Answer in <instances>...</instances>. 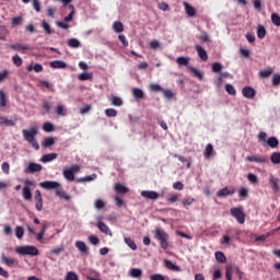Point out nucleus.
I'll list each match as a JSON object with an SVG mask.
<instances>
[{
    "instance_id": "9",
    "label": "nucleus",
    "mask_w": 280,
    "mask_h": 280,
    "mask_svg": "<svg viewBox=\"0 0 280 280\" xmlns=\"http://www.w3.org/2000/svg\"><path fill=\"white\" fill-rule=\"evenodd\" d=\"M245 161H248V163H268V158L261 156V155H248L245 158Z\"/></svg>"
},
{
    "instance_id": "54",
    "label": "nucleus",
    "mask_w": 280,
    "mask_h": 280,
    "mask_svg": "<svg viewBox=\"0 0 280 280\" xmlns=\"http://www.w3.org/2000/svg\"><path fill=\"white\" fill-rule=\"evenodd\" d=\"M211 68H212V72L213 73H220V71H222V63L220 62H213L211 65Z\"/></svg>"
},
{
    "instance_id": "19",
    "label": "nucleus",
    "mask_w": 280,
    "mask_h": 280,
    "mask_svg": "<svg viewBox=\"0 0 280 280\" xmlns=\"http://www.w3.org/2000/svg\"><path fill=\"white\" fill-rule=\"evenodd\" d=\"M10 48L13 49L14 51H22V54H25V51H28L30 46L18 43V44H12Z\"/></svg>"
},
{
    "instance_id": "6",
    "label": "nucleus",
    "mask_w": 280,
    "mask_h": 280,
    "mask_svg": "<svg viewBox=\"0 0 280 280\" xmlns=\"http://www.w3.org/2000/svg\"><path fill=\"white\" fill-rule=\"evenodd\" d=\"M18 255H28L30 257H36L38 255V248L32 245L19 246L15 248Z\"/></svg>"
},
{
    "instance_id": "52",
    "label": "nucleus",
    "mask_w": 280,
    "mask_h": 280,
    "mask_svg": "<svg viewBox=\"0 0 280 280\" xmlns=\"http://www.w3.org/2000/svg\"><path fill=\"white\" fill-rule=\"evenodd\" d=\"M11 23H12L13 27L23 25V18L22 16L12 18Z\"/></svg>"
},
{
    "instance_id": "36",
    "label": "nucleus",
    "mask_w": 280,
    "mask_h": 280,
    "mask_svg": "<svg viewBox=\"0 0 280 280\" xmlns=\"http://www.w3.org/2000/svg\"><path fill=\"white\" fill-rule=\"evenodd\" d=\"M129 275L133 279H139V277H141V275H143V271H141V269H139V268H132V269H130Z\"/></svg>"
},
{
    "instance_id": "63",
    "label": "nucleus",
    "mask_w": 280,
    "mask_h": 280,
    "mask_svg": "<svg viewBox=\"0 0 280 280\" xmlns=\"http://www.w3.org/2000/svg\"><path fill=\"white\" fill-rule=\"evenodd\" d=\"M106 117H115L117 115V112L115 108H107L105 109Z\"/></svg>"
},
{
    "instance_id": "18",
    "label": "nucleus",
    "mask_w": 280,
    "mask_h": 280,
    "mask_svg": "<svg viewBox=\"0 0 280 280\" xmlns=\"http://www.w3.org/2000/svg\"><path fill=\"white\" fill-rule=\"evenodd\" d=\"M108 101L110 102L112 106H124V100H121V97L116 96V95H110L108 97Z\"/></svg>"
},
{
    "instance_id": "21",
    "label": "nucleus",
    "mask_w": 280,
    "mask_h": 280,
    "mask_svg": "<svg viewBox=\"0 0 280 280\" xmlns=\"http://www.w3.org/2000/svg\"><path fill=\"white\" fill-rule=\"evenodd\" d=\"M55 144H56V138L54 137H46L42 142L43 148H51V145H55Z\"/></svg>"
},
{
    "instance_id": "46",
    "label": "nucleus",
    "mask_w": 280,
    "mask_h": 280,
    "mask_svg": "<svg viewBox=\"0 0 280 280\" xmlns=\"http://www.w3.org/2000/svg\"><path fill=\"white\" fill-rule=\"evenodd\" d=\"M12 62H13V65H14L15 67H22V65H23V59L21 58V56L14 55V56L12 57Z\"/></svg>"
},
{
    "instance_id": "33",
    "label": "nucleus",
    "mask_w": 280,
    "mask_h": 280,
    "mask_svg": "<svg viewBox=\"0 0 280 280\" xmlns=\"http://www.w3.org/2000/svg\"><path fill=\"white\" fill-rule=\"evenodd\" d=\"M176 62L179 67H188L189 65V57H177Z\"/></svg>"
},
{
    "instance_id": "22",
    "label": "nucleus",
    "mask_w": 280,
    "mask_h": 280,
    "mask_svg": "<svg viewBox=\"0 0 280 280\" xmlns=\"http://www.w3.org/2000/svg\"><path fill=\"white\" fill-rule=\"evenodd\" d=\"M183 5L187 16H196V9H194V7H191L188 2H183Z\"/></svg>"
},
{
    "instance_id": "29",
    "label": "nucleus",
    "mask_w": 280,
    "mask_h": 280,
    "mask_svg": "<svg viewBox=\"0 0 280 280\" xmlns=\"http://www.w3.org/2000/svg\"><path fill=\"white\" fill-rule=\"evenodd\" d=\"M70 13L63 19L65 23H70V21H73V14H75V7L73 4H69Z\"/></svg>"
},
{
    "instance_id": "23",
    "label": "nucleus",
    "mask_w": 280,
    "mask_h": 280,
    "mask_svg": "<svg viewBox=\"0 0 280 280\" xmlns=\"http://www.w3.org/2000/svg\"><path fill=\"white\" fill-rule=\"evenodd\" d=\"M187 69L189 73H191L195 78H198V80H202V72H200V70L191 66H188Z\"/></svg>"
},
{
    "instance_id": "59",
    "label": "nucleus",
    "mask_w": 280,
    "mask_h": 280,
    "mask_svg": "<svg viewBox=\"0 0 280 280\" xmlns=\"http://www.w3.org/2000/svg\"><path fill=\"white\" fill-rule=\"evenodd\" d=\"M272 86H279L280 84V75L279 73H275L271 78Z\"/></svg>"
},
{
    "instance_id": "1",
    "label": "nucleus",
    "mask_w": 280,
    "mask_h": 280,
    "mask_svg": "<svg viewBox=\"0 0 280 280\" xmlns=\"http://www.w3.org/2000/svg\"><path fill=\"white\" fill-rule=\"evenodd\" d=\"M22 136L24 137V141H27L34 150H40V145L36 140V137L38 136V127L32 126L30 129H23Z\"/></svg>"
},
{
    "instance_id": "44",
    "label": "nucleus",
    "mask_w": 280,
    "mask_h": 280,
    "mask_svg": "<svg viewBox=\"0 0 280 280\" xmlns=\"http://www.w3.org/2000/svg\"><path fill=\"white\" fill-rule=\"evenodd\" d=\"M56 115H58V117H65V115H67V109H65V106L57 105Z\"/></svg>"
},
{
    "instance_id": "39",
    "label": "nucleus",
    "mask_w": 280,
    "mask_h": 280,
    "mask_svg": "<svg viewBox=\"0 0 280 280\" xmlns=\"http://www.w3.org/2000/svg\"><path fill=\"white\" fill-rule=\"evenodd\" d=\"M78 80H80L81 82H84L86 80H93V74L89 73V72H83V73H80L78 75Z\"/></svg>"
},
{
    "instance_id": "12",
    "label": "nucleus",
    "mask_w": 280,
    "mask_h": 280,
    "mask_svg": "<svg viewBox=\"0 0 280 280\" xmlns=\"http://www.w3.org/2000/svg\"><path fill=\"white\" fill-rule=\"evenodd\" d=\"M269 185L272 189V191H275V194H279L280 192V180L279 178L275 177L273 175H270L269 177Z\"/></svg>"
},
{
    "instance_id": "57",
    "label": "nucleus",
    "mask_w": 280,
    "mask_h": 280,
    "mask_svg": "<svg viewBox=\"0 0 280 280\" xmlns=\"http://www.w3.org/2000/svg\"><path fill=\"white\" fill-rule=\"evenodd\" d=\"M158 8L159 10H162V12H168L170 4H167V2H159Z\"/></svg>"
},
{
    "instance_id": "53",
    "label": "nucleus",
    "mask_w": 280,
    "mask_h": 280,
    "mask_svg": "<svg viewBox=\"0 0 280 280\" xmlns=\"http://www.w3.org/2000/svg\"><path fill=\"white\" fill-rule=\"evenodd\" d=\"M271 23L276 25L277 27L280 26V16L277 13L271 14Z\"/></svg>"
},
{
    "instance_id": "4",
    "label": "nucleus",
    "mask_w": 280,
    "mask_h": 280,
    "mask_svg": "<svg viewBox=\"0 0 280 280\" xmlns=\"http://www.w3.org/2000/svg\"><path fill=\"white\" fill-rule=\"evenodd\" d=\"M155 240L160 243V246L163 250H167L170 248V234L165 232V230L155 229L153 231Z\"/></svg>"
},
{
    "instance_id": "24",
    "label": "nucleus",
    "mask_w": 280,
    "mask_h": 280,
    "mask_svg": "<svg viewBox=\"0 0 280 280\" xmlns=\"http://www.w3.org/2000/svg\"><path fill=\"white\" fill-rule=\"evenodd\" d=\"M112 27H113V31L116 32V34H121V32H124V23L119 21H115Z\"/></svg>"
},
{
    "instance_id": "58",
    "label": "nucleus",
    "mask_w": 280,
    "mask_h": 280,
    "mask_svg": "<svg viewBox=\"0 0 280 280\" xmlns=\"http://www.w3.org/2000/svg\"><path fill=\"white\" fill-rule=\"evenodd\" d=\"M247 180H249V183H250L252 185H257V183H258L257 175H255V174H253V173H249V174L247 175Z\"/></svg>"
},
{
    "instance_id": "5",
    "label": "nucleus",
    "mask_w": 280,
    "mask_h": 280,
    "mask_svg": "<svg viewBox=\"0 0 280 280\" xmlns=\"http://www.w3.org/2000/svg\"><path fill=\"white\" fill-rule=\"evenodd\" d=\"M230 213L233 218H235L238 224H244V222H246V213H244L243 206L231 208Z\"/></svg>"
},
{
    "instance_id": "32",
    "label": "nucleus",
    "mask_w": 280,
    "mask_h": 280,
    "mask_svg": "<svg viewBox=\"0 0 280 280\" xmlns=\"http://www.w3.org/2000/svg\"><path fill=\"white\" fill-rule=\"evenodd\" d=\"M267 144L272 149L279 148V139H277V137H270L267 140Z\"/></svg>"
},
{
    "instance_id": "7",
    "label": "nucleus",
    "mask_w": 280,
    "mask_h": 280,
    "mask_svg": "<svg viewBox=\"0 0 280 280\" xmlns=\"http://www.w3.org/2000/svg\"><path fill=\"white\" fill-rule=\"evenodd\" d=\"M25 174H36L37 172H43V165L38 163L31 162L24 170Z\"/></svg>"
},
{
    "instance_id": "28",
    "label": "nucleus",
    "mask_w": 280,
    "mask_h": 280,
    "mask_svg": "<svg viewBox=\"0 0 280 280\" xmlns=\"http://www.w3.org/2000/svg\"><path fill=\"white\" fill-rule=\"evenodd\" d=\"M8 106V96L3 90H0V108H5Z\"/></svg>"
},
{
    "instance_id": "14",
    "label": "nucleus",
    "mask_w": 280,
    "mask_h": 280,
    "mask_svg": "<svg viewBox=\"0 0 280 280\" xmlns=\"http://www.w3.org/2000/svg\"><path fill=\"white\" fill-rule=\"evenodd\" d=\"M195 49H196L199 58L201 60H203V62H207V60H209V57L207 55V50H205V48H202V46L197 45V46H195Z\"/></svg>"
},
{
    "instance_id": "61",
    "label": "nucleus",
    "mask_w": 280,
    "mask_h": 280,
    "mask_svg": "<svg viewBox=\"0 0 280 280\" xmlns=\"http://www.w3.org/2000/svg\"><path fill=\"white\" fill-rule=\"evenodd\" d=\"M65 280H79V278L75 272L69 271L67 272Z\"/></svg>"
},
{
    "instance_id": "49",
    "label": "nucleus",
    "mask_w": 280,
    "mask_h": 280,
    "mask_svg": "<svg viewBox=\"0 0 280 280\" xmlns=\"http://www.w3.org/2000/svg\"><path fill=\"white\" fill-rule=\"evenodd\" d=\"M39 86H42L43 89H47L48 91H54V85L45 80L39 81Z\"/></svg>"
},
{
    "instance_id": "8",
    "label": "nucleus",
    "mask_w": 280,
    "mask_h": 280,
    "mask_svg": "<svg viewBox=\"0 0 280 280\" xmlns=\"http://www.w3.org/2000/svg\"><path fill=\"white\" fill-rule=\"evenodd\" d=\"M235 194V187H224L217 192L218 198H226V196H233Z\"/></svg>"
},
{
    "instance_id": "50",
    "label": "nucleus",
    "mask_w": 280,
    "mask_h": 280,
    "mask_svg": "<svg viewBox=\"0 0 280 280\" xmlns=\"http://www.w3.org/2000/svg\"><path fill=\"white\" fill-rule=\"evenodd\" d=\"M44 132H54V125L49 121L43 124Z\"/></svg>"
},
{
    "instance_id": "27",
    "label": "nucleus",
    "mask_w": 280,
    "mask_h": 280,
    "mask_svg": "<svg viewBox=\"0 0 280 280\" xmlns=\"http://www.w3.org/2000/svg\"><path fill=\"white\" fill-rule=\"evenodd\" d=\"M164 265L168 270H173V272H180V267L172 264L171 260H164Z\"/></svg>"
},
{
    "instance_id": "38",
    "label": "nucleus",
    "mask_w": 280,
    "mask_h": 280,
    "mask_svg": "<svg viewBox=\"0 0 280 280\" xmlns=\"http://www.w3.org/2000/svg\"><path fill=\"white\" fill-rule=\"evenodd\" d=\"M257 37L262 39V38H266V27H264V25L259 24L257 26Z\"/></svg>"
},
{
    "instance_id": "25",
    "label": "nucleus",
    "mask_w": 280,
    "mask_h": 280,
    "mask_svg": "<svg viewBox=\"0 0 280 280\" xmlns=\"http://www.w3.org/2000/svg\"><path fill=\"white\" fill-rule=\"evenodd\" d=\"M75 248L80 250V253H89V247H86V243L82 241H77L75 242Z\"/></svg>"
},
{
    "instance_id": "13",
    "label": "nucleus",
    "mask_w": 280,
    "mask_h": 280,
    "mask_svg": "<svg viewBox=\"0 0 280 280\" xmlns=\"http://www.w3.org/2000/svg\"><path fill=\"white\" fill-rule=\"evenodd\" d=\"M243 97H246L247 100H253L255 97V89L252 86H244L242 90Z\"/></svg>"
},
{
    "instance_id": "30",
    "label": "nucleus",
    "mask_w": 280,
    "mask_h": 280,
    "mask_svg": "<svg viewBox=\"0 0 280 280\" xmlns=\"http://www.w3.org/2000/svg\"><path fill=\"white\" fill-rule=\"evenodd\" d=\"M114 189L117 194H128V187L119 183L115 184Z\"/></svg>"
},
{
    "instance_id": "34",
    "label": "nucleus",
    "mask_w": 280,
    "mask_h": 280,
    "mask_svg": "<svg viewBox=\"0 0 280 280\" xmlns=\"http://www.w3.org/2000/svg\"><path fill=\"white\" fill-rule=\"evenodd\" d=\"M275 69L272 68H267L265 70L259 71V78H270L272 75Z\"/></svg>"
},
{
    "instance_id": "48",
    "label": "nucleus",
    "mask_w": 280,
    "mask_h": 280,
    "mask_svg": "<svg viewBox=\"0 0 280 280\" xmlns=\"http://www.w3.org/2000/svg\"><path fill=\"white\" fill-rule=\"evenodd\" d=\"M23 235H25V231L23 230V226H16L15 237H18V240H23Z\"/></svg>"
},
{
    "instance_id": "11",
    "label": "nucleus",
    "mask_w": 280,
    "mask_h": 280,
    "mask_svg": "<svg viewBox=\"0 0 280 280\" xmlns=\"http://www.w3.org/2000/svg\"><path fill=\"white\" fill-rule=\"evenodd\" d=\"M140 195L145 200H159V192L154 190H142Z\"/></svg>"
},
{
    "instance_id": "15",
    "label": "nucleus",
    "mask_w": 280,
    "mask_h": 280,
    "mask_svg": "<svg viewBox=\"0 0 280 280\" xmlns=\"http://www.w3.org/2000/svg\"><path fill=\"white\" fill-rule=\"evenodd\" d=\"M98 231H101V233H104L105 235H113V232H110V228H108V225H106V223L98 221L96 224Z\"/></svg>"
},
{
    "instance_id": "62",
    "label": "nucleus",
    "mask_w": 280,
    "mask_h": 280,
    "mask_svg": "<svg viewBox=\"0 0 280 280\" xmlns=\"http://www.w3.org/2000/svg\"><path fill=\"white\" fill-rule=\"evenodd\" d=\"M225 91L229 93V95H235V88L229 83L225 84Z\"/></svg>"
},
{
    "instance_id": "26",
    "label": "nucleus",
    "mask_w": 280,
    "mask_h": 280,
    "mask_svg": "<svg viewBox=\"0 0 280 280\" xmlns=\"http://www.w3.org/2000/svg\"><path fill=\"white\" fill-rule=\"evenodd\" d=\"M215 260L218 264H226V256L222 252L214 253Z\"/></svg>"
},
{
    "instance_id": "45",
    "label": "nucleus",
    "mask_w": 280,
    "mask_h": 280,
    "mask_svg": "<svg viewBox=\"0 0 280 280\" xmlns=\"http://www.w3.org/2000/svg\"><path fill=\"white\" fill-rule=\"evenodd\" d=\"M194 202H196V199L192 197L184 198L182 200L183 207H191V205H194Z\"/></svg>"
},
{
    "instance_id": "42",
    "label": "nucleus",
    "mask_w": 280,
    "mask_h": 280,
    "mask_svg": "<svg viewBox=\"0 0 280 280\" xmlns=\"http://www.w3.org/2000/svg\"><path fill=\"white\" fill-rule=\"evenodd\" d=\"M235 268H237L235 265H228L225 267V277H233V272H235Z\"/></svg>"
},
{
    "instance_id": "40",
    "label": "nucleus",
    "mask_w": 280,
    "mask_h": 280,
    "mask_svg": "<svg viewBox=\"0 0 280 280\" xmlns=\"http://www.w3.org/2000/svg\"><path fill=\"white\" fill-rule=\"evenodd\" d=\"M132 95L136 100H143V91L141 89L135 88L132 90Z\"/></svg>"
},
{
    "instance_id": "47",
    "label": "nucleus",
    "mask_w": 280,
    "mask_h": 280,
    "mask_svg": "<svg viewBox=\"0 0 280 280\" xmlns=\"http://www.w3.org/2000/svg\"><path fill=\"white\" fill-rule=\"evenodd\" d=\"M68 45L69 47H71L72 49H78V47H80V40L75 39V38H70L68 40Z\"/></svg>"
},
{
    "instance_id": "20",
    "label": "nucleus",
    "mask_w": 280,
    "mask_h": 280,
    "mask_svg": "<svg viewBox=\"0 0 280 280\" xmlns=\"http://www.w3.org/2000/svg\"><path fill=\"white\" fill-rule=\"evenodd\" d=\"M56 159H58L57 153H48V154H44L40 158V161H42V163H50V161H56Z\"/></svg>"
},
{
    "instance_id": "51",
    "label": "nucleus",
    "mask_w": 280,
    "mask_h": 280,
    "mask_svg": "<svg viewBox=\"0 0 280 280\" xmlns=\"http://www.w3.org/2000/svg\"><path fill=\"white\" fill-rule=\"evenodd\" d=\"M2 261L4 262V264H7V266H9V267H12V266H14V265H16L18 264V261H16V259H14V258H8V257H2Z\"/></svg>"
},
{
    "instance_id": "55",
    "label": "nucleus",
    "mask_w": 280,
    "mask_h": 280,
    "mask_svg": "<svg viewBox=\"0 0 280 280\" xmlns=\"http://www.w3.org/2000/svg\"><path fill=\"white\" fill-rule=\"evenodd\" d=\"M42 27H43V30H44V32H45V34H51L52 32H51V26H49V23H47V21H43L42 22Z\"/></svg>"
},
{
    "instance_id": "17",
    "label": "nucleus",
    "mask_w": 280,
    "mask_h": 280,
    "mask_svg": "<svg viewBox=\"0 0 280 280\" xmlns=\"http://www.w3.org/2000/svg\"><path fill=\"white\" fill-rule=\"evenodd\" d=\"M215 153V151L213 150V144L208 143L203 150V156L205 159L209 160L213 156V154Z\"/></svg>"
},
{
    "instance_id": "3",
    "label": "nucleus",
    "mask_w": 280,
    "mask_h": 280,
    "mask_svg": "<svg viewBox=\"0 0 280 280\" xmlns=\"http://www.w3.org/2000/svg\"><path fill=\"white\" fill-rule=\"evenodd\" d=\"M62 175L66 178V180H69L70 183L75 179V175L73 174L72 171H70V168H65L62 171ZM96 178H97V175L92 174V175H88L85 177L75 179V183H91V180H95Z\"/></svg>"
},
{
    "instance_id": "64",
    "label": "nucleus",
    "mask_w": 280,
    "mask_h": 280,
    "mask_svg": "<svg viewBox=\"0 0 280 280\" xmlns=\"http://www.w3.org/2000/svg\"><path fill=\"white\" fill-rule=\"evenodd\" d=\"M1 170H2L3 174H10V163L3 162L1 164Z\"/></svg>"
},
{
    "instance_id": "41",
    "label": "nucleus",
    "mask_w": 280,
    "mask_h": 280,
    "mask_svg": "<svg viewBox=\"0 0 280 280\" xmlns=\"http://www.w3.org/2000/svg\"><path fill=\"white\" fill-rule=\"evenodd\" d=\"M277 233V230L270 231L267 234H262L256 238L257 242H266L267 237H270V235H275Z\"/></svg>"
},
{
    "instance_id": "2",
    "label": "nucleus",
    "mask_w": 280,
    "mask_h": 280,
    "mask_svg": "<svg viewBox=\"0 0 280 280\" xmlns=\"http://www.w3.org/2000/svg\"><path fill=\"white\" fill-rule=\"evenodd\" d=\"M39 186L43 187V189H48V190L55 189V194L56 196H58V198H63L65 200H69V196H67V192H65V190L62 189V186L58 182L45 180V182H42Z\"/></svg>"
},
{
    "instance_id": "60",
    "label": "nucleus",
    "mask_w": 280,
    "mask_h": 280,
    "mask_svg": "<svg viewBox=\"0 0 280 280\" xmlns=\"http://www.w3.org/2000/svg\"><path fill=\"white\" fill-rule=\"evenodd\" d=\"M94 207H95V209L101 210V209H104V207H106V203L101 199H96L94 201Z\"/></svg>"
},
{
    "instance_id": "10",
    "label": "nucleus",
    "mask_w": 280,
    "mask_h": 280,
    "mask_svg": "<svg viewBox=\"0 0 280 280\" xmlns=\"http://www.w3.org/2000/svg\"><path fill=\"white\" fill-rule=\"evenodd\" d=\"M34 201H35V209L37 211H43V195L40 190H35Z\"/></svg>"
},
{
    "instance_id": "43",
    "label": "nucleus",
    "mask_w": 280,
    "mask_h": 280,
    "mask_svg": "<svg viewBox=\"0 0 280 280\" xmlns=\"http://www.w3.org/2000/svg\"><path fill=\"white\" fill-rule=\"evenodd\" d=\"M0 126H15L13 120L8 119V117L0 116Z\"/></svg>"
},
{
    "instance_id": "56",
    "label": "nucleus",
    "mask_w": 280,
    "mask_h": 280,
    "mask_svg": "<svg viewBox=\"0 0 280 280\" xmlns=\"http://www.w3.org/2000/svg\"><path fill=\"white\" fill-rule=\"evenodd\" d=\"M167 202H171L174 205V202H178V195L176 194H171L166 197Z\"/></svg>"
},
{
    "instance_id": "16",
    "label": "nucleus",
    "mask_w": 280,
    "mask_h": 280,
    "mask_svg": "<svg viewBox=\"0 0 280 280\" xmlns=\"http://www.w3.org/2000/svg\"><path fill=\"white\" fill-rule=\"evenodd\" d=\"M51 69H67V62L62 60H54L49 62Z\"/></svg>"
},
{
    "instance_id": "35",
    "label": "nucleus",
    "mask_w": 280,
    "mask_h": 280,
    "mask_svg": "<svg viewBox=\"0 0 280 280\" xmlns=\"http://www.w3.org/2000/svg\"><path fill=\"white\" fill-rule=\"evenodd\" d=\"M124 242H125V244H126L129 248H131V250H137V243H135V241H133L132 238H130V237H125V238H124Z\"/></svg>"
},
{
    "instance_id": "31",
    "label": "nucleus",
    "mask_w": 280,
    "mask_h": 280,
    "mask_svg": "<svg viewBox=\"0 0 280 280\" xmlns=\"http://www.w3.org/2000/svg\"><path fill=\"white\" fill-rule=\"evenodd\" d=\"M22 196H23L24 200H32V190L30 189V187H27V186L23 187Z\"/></svg>"
},
{
    "instance_id": "37",
    "label": "nucleus",
    "mask_w": 280,
    "mask_h": 280,
    "mask_svg": "<svg viewBox=\"0 0 280 280\" xmlns=\"http://www.w3.org/2000/svg\"><path fill=\"white\" fill-rule=\"evenodd\" d=\"M270 162H271L273 165H279V163H280V152H273V153H271V155H270Z\"/></svg>"
}]
</instances>
